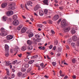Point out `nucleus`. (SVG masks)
Segmentation results:
<instances>
[{
  "mask_svg": "<svg viewBox=\"0 0 79 79\" xmlns=\"http://www.w3.org/2000/svg\"><path fill=\"white\" fill-rule=\"evenodd\" d=\"M71 45L73 47H75V44L74 43H72L71 44Z\"/></svg>",
  "mask_w": 79,
  "mask_h": 79,
  "instance_id": "obj_41",
  "label": "nucleus"
},
{
  "mask_svg": "<svg viewBox=\"0 0 79 79\" xmlns=\"http://www.w3.org/2000/svg\"><path fill=\"white\" fill-rule=\"evenodd\" d=\"M43 2L46 5H48V0H44Z\"/></svg>",
  "mask_w": 79,
  "mask_h": 79,
  "instance_id": "obj_13",
  "label": "nucleus"
},
{
  "mask_svg": "<svg viewBox=\"0 0 79 79\" xmlns=\"http://www.w3.org/2000/svg\"><path fill=\"white\" fill-rule=\"evenodd\" d=\"M27 28L25 27L22 28L21 30V32L22 33H24L26 31Z\"/></svg>",
  "mask_w": 79,
  "mask_h": 79,
  "instance_id": "obj_8",
  "label": "nucleus"
},
{
  "mask_svg": "<svg viewBox=\"0 0 79 79\" xmlns=\"http://www.w3.org/2000/svg\"><path fill=\"white\" fill-rule=\"evenodd\" d=\"M44 13L45 15H47L48 13V10L47 9H45L44 10Z\"/></svg>",
  "mask_w": 79,
  "mask_h": 79,
  "instance_id": "obj_31",
  "label": "nucleus"
},
{
  "mask_svg": "<svg viewBox=\"0 0 79 79\" xmlns=\"http://www.w3.org/2000/svg\"><path fill=\"white\" fill-rule=\"evenodd\" d=\"M77 36L76 35L73 36L72 38V40L73 41H75V42H76V41L77 40Z\"/></svg>",
  "mask_w": 79,
  "mask_h": 79,
  "instance_id": "obj_10",
  "label": "nucleus"
},
{
  "mask_svg": "<svg viewBox=\"0 0 79 79\" xmlns=\"http://www.w3.org/2000/svg\"><path fill=\"white\" fill-rule=\"evenodd\" d=\"M6 38L7 40H11L13 38V36L11 35H8L6 36Z\"/></svg>",
  "mask_w": 79,
  "mask_h": 79,
  "instance_id": "obj_4",
  "label": "nucleus"
},
{
  "mask_svg": "<svg viewBox=\"0 0 79 79\" xmlns=\"http://www.w3.org/2000/svg\"><path fill=\"white\" fill-rule=\"evenodd\" d=\"M6 74L9 76H10V73L9 72V70H8V69H6Z\"/></svg>",
  "mask_w": 79,
  "mask_h": 79,
  "instance_id": "obj_23",
  "label": "nucleus"
},
{
  "mask_svg": "<svg viewBox=\"0 0 79 79\" xmlns=\"http://www.w3.org/2000/svg\"><path fill=\"white\" fill-rule=\"evenodd\" d=\"M15 5L16 4L14 2H12L9 5L10 6H15Z\"/></svg>",
  "mask_w": 79,
  "mask_h": 79,
  "instance_id": "obj_26",
  "label": "nucleus"
},
{
  "mask_svg": "<svg viewBox=\"0 0 79 79\" xmlns=\"http://www.w3.org/2000/svg\"><path fill=\"white\" fill-rule=\"evenodd\" d=\"M18 18V16L16 15H15L13 16V19L15 20H16Z\"/></svg>",
  "mask_w": 79,
  "mask_h": 79,
  "instance_id": "obj_25",
  "label": "nucleus"
},
{
  "mask_svg": "<svg viewBox=\"0 0 79 79\" xmlns=\"http://www.w3.org/2000/svg\"><path fill=\"white\" fill-rule=\"evenodd\" d=\"M25 68H27L29 67V64H26L24 65Z\"/></svg>",
  "mask_w": 79,
  "mask_h": 79,
  "instance_id": "obj_39",
  "label": "nucleus"
},
{
  "mask_svg": "<svg viewBox=\"0 0 79 79\" xmlns=\"http://www.w3.org/2000/svg\"><path fill=\"white\" fill-rule=\"evenodd\" d=\"M53 48V46L52 45H51L49 47L50 49H52Z\"/></svg>",
  "mask_w": 79,
  "mask_h": 79,
  "instance_id": "obj_50",
  "label": "nucleus"
},
{
  "mask_svg": "<svg viewBox=\"0 0 79 79\" xmlns=\"http://www.w3.org/2000/svg\"><path fill=\"white\" fill-rule=\"evenodd\" d=\"M18 56L19 57L21 58V56H22V54H18Z\"/></svg>",
  "mask_w": 79,
  "mask_h": 79,
  "instance_id": "obj_52",
  "label": "nucleus"
},
{
  "mask_svg": "<svg viewBox=\"0 0 79 79\" xmlns=\"http://www.w3.org/2000/svg\"><path fill=\"white\" fill-rule=\"evenodd\" d=\"M33 36H34V34L32 32H31L28 34V36L29 38H31V37H32Z\"/></svg>",
  "mask_w": 79,
  "mask_h": 79,
  "instance_id": "obj_17",
  "label": "nucleus"
},
{
  "mask_svg": "<svg viewBox=\"0 0 79 79\" xmlns=\"http://www.w3.org/2000/svg\"><path fill=\"white\" fill-rule=\"evenodd\" d=\"M15 77V75L14 73H13L11 74V78H14Z\"/></svg>",
  "mask_w": 79,
  "mask_h": 79,
  "instance_id": "obj_35",
  "label": "nucleus"
},
{
  "mask_svg": "<svg viewBox=\"0 0 79 79\" xmlns=\"http://www.w3.org/2000/svg\"><path fill=\"white\" fill-rule=\"evenodd\" d=\"M27 42L28 45H31L32 43V41L30 40H27Z\"/></svg>",
  "mask_w": 79,
  "mask_h": 79,
  "instance_id": "obj_20",
  "label": "nucleus"
},
{
  "mask_svg": "<svg viewBox=\"0 0 79 79\" xmlns=\"http://www.w3.org/2000/svg\"><path fill=\"white\" fill-rule=\"evenodd\" d=\"M6 6H7V3L6 2L3 3L1 5V6L2 8H5Z\"/></svg>",
  "mask_w": 79,
  "mask_h": 79,
  "instance_id": "obj_12",
  "label": "nucleus"
},
{
  "mask_svg": "<svg viewBox=\"0 0 79 79\" xmlns=\"http://www.w3.org/2000/svg\"><path fill=\"white\" fill-rule=\"evenodd\" d=\"M27 46H23L21 48L22 51H25L27 49Z\"/></svg>",
  "mask_w": 79,
  "mask_h": 79,
  "instance_id": "obj_15",
  "label": "nucleus"
},
{
  "mask_svg": "<svg viewBox=\"0 0 79 79\" xmlns=\"http://www.w3.org/2000/svg\"><path fill=\"white\" fill-rule=\"evenodd\" d=\"M34 60H30L28 63H29V64H32L33 63H34Z\"/></svg>",
  "mask_w": 79,
  "mask_h": 79,
  "instance_id": "obj_30",
  "label": "nucleus"
},
{
  "mask_svg": "<svg viewBox=\"0 0 79 79\" xmlns=\"http://www.w3.org/2000/svg\"><path fill=\"white\" fill-rule=\"evenodd\" d=\"M11 7H10V9H11L12 10H15V7L14 6H10Z\"/></svg>",
  "mask_w": 79,
  "mask_h": 79,
  "instance_id": "obj_37",
  "label": "nucleus"
},
{
  "mask_svg": "<svg viewBox=\"0 0 79 79\" xmlns=\"http://www.w3.org/2000/svg\"><path fill=\"white\" fill-rule=\"evenodd\" d=\"M3 20L4 21H6L7 19V17L6 16H4L2 17Z\"/></svg>",
  "mask_w": 79,
  "mask_h": 79,
  "instance_id": "obj_22",
  "label": "nucleus"
},
{
  "mask_svg": "<svg viewBox=\"0 0 79 79\" xmlns=\"http://www.w3.org/2000/svg\"><path fill=\"white\" fill-rule=\"evenodd\" d=\"M48 22L49 24H52V21L50 20H48Z\"/></svg>",
  "mask_w": 79,
  "mask_h": 79,
  "instance_id": "obj_40",
  "label": "nucleus"
},
{
  "mask_svg": "<svg viewBox=\"0 0 79 79\" xmlns=\"http://www.w3.org/2000/svg\"><path fill=\"white\" fill-rule=\"evenodd\" d=\"M38 26L39 27H40L41 28H42V27H43V26H42V24H39L38 25Z\"/></svg>",
  "mask_w": 79,
  "mask_h": 79,
  "instance_id": "obj_49",
  "label": "nucleus"
},
{
  "mask_svg": "<svg viewBox=\"0 0 79 79\" xmlns=\"http://www.w3.org/2000/svg\"><path fill=\"white\" fill-rule=\"evenodd\" d=\"M7 22H9V23L10 22H12V19L11 18H9L7 19Z\"/></svg>",
  "mask_w": 79,
  "mask_h": 79,
  "instance_id": "obj_32",
  "label": "nucleus"
},
{
  "mask_svg": "<svg viewBox=\"0 0 79 79\" xmlns=\"http://www.w3.org/2000/svg\"><path fill=\"white\" fill-rule=\"evenodd\" d=\"M19 21L18 20H15L13 22V24L14 26H18V25H19Z\"/></svg>",
  "mask_w": 79,
  "mask_h": 79,
  "instance_id": "obj_1",
  "label": "nucleus"
},
{
  "mask_svg": "<svg viewBox=\"0 0 79 79\" xmlns=\"http://www.w3.org/2000/svg\"><path fill=\"white\" fill-rule=\"evenodd\" d=\"M77 46H79V38L77 40Z\"/></svg>",
  "mask_w": 79,
  "mask_h": 79,
  "instance_id": "obj_43",
  "label": "nucleus"
},
{
  "mask_svg": "<svg viewBox=\"0 0 79 79\" xmlns=\"http://www.w3.org/2000/svg\"><path fill=\"white\" fill-rule=\"evenodd\" d=\"M59 9L60 10H62L63 9V8L62 7H59Z\"/></svg>",
  "mask_w": 79,
  "mask_h": 79,
  "instance_id": "obj_62",
  "label": "nucleus"
},
{
  "mask_svg": "<svg viewBox=\"0 0 79 79\" xmlns=\"http://www.w3.org/2000/svg\"><path fill=\"white\" fill-rule=\"evenodd\" d=\"M32 2L29 1L27 2V5L29 6V5H30L31 6H32Z\"/></svg>",
  "mask_w": 79,
  "mask_h": 79,
  "instance_id": "obj_21",
  "label": "nucleus"
},
{
  "mask_svg": "<svg viewBox=\"0 0 79 79\" xmlns=\"http://www.w3.org/2000/svg\"><path fill=\"white\" fill-rule=\"evenodd\" d=\"M5 50L6 51H7L6 52L8 53V50H9V46H8V45L6 44H5Z\"/></svg>",
  "mask_w": 79,
  "mask_h": 79,
  "instance_id": "obj_9",
  "label": "nucleus"
},
{
  "mask_svg": "<svg viewBox=\"0 0 79 79\" xmlns=\"http://www.w3.org/2000/svg\"><path fill=\"white\" fill-rule=\"evenodd\" d=\"M52 49L53 50H56V46H54L53 48Z\"/></svg>",
  "mask_w": 79,
  "mask_h": 79,
  "instance_id": "obj_55",
  "label": "nucleus"
},
{
  "mask_svg": "<svg viewBox=\"0 0 79 79\" xmlns=\"http://www.w3.org/2000/svg\"><path fill=\"white\" fill-rule=\"evenodd\" d=\"M54 44L55 45H57V44H58V41L57 40L55 41V42H54Z\"/></svg>",
  "mask_w": 79,
  "mask_h": 79,
  "instance_id": "obj_44",
  "label": "nucleus"
},
{
  "mask_svg": "<svg viewBox=\"0 0 79 79\" xmlns=\"http://www.w3.org/2000/svg\"><path fill=\"white\" fill-rule=\"evenodd\" d=\"M72 62L73 63H74L76 62V59H73L72 60Z\"/></svg>",
  "mask_w": 79,
  "mask_h": 79,
  "instance_id": "obj_46",
  "label": "nucleus"
},
{
  "mask_svg": "<svg viewBox=\"0 0 79 79\" xmlns=\"http://www.w3.org/2000/svg\"><path fill=\"white\" fill-rule=\"evenodd\" d=\"M33 57L34 58H36V57H38V55H35L34 56H33Z\"/></svg>",
  "mask_w": 79,
  "mask_h": 79,
  "instance_id": "obj_59",
  "label": "nucleus"
},
{
  "mask_svg": "<svg viewBox=\"0 0 79 79\" xmlns=\"http://www.w3.org/2000/svg\"><path fill=\"white\" fill-rule=\"evenodd\" d=\"M32 46L31 45L28 46L27 47V49L28 50H32Z\"/></svg>",
  "mask_w": 79,
  "mask_h": 79,
  "instance_id": "obj_16",
  "label": "nucleus"
},
{
  "mask_svg": "<svg viewBox=\"0 0 79 79\" xmlns=\"http://www.w3.org/2000/svg\"><path fill=\"white\" fill-rule=\"evenodd\" d=\"M52 64L54 66H56V62H52Z\"/></svg>",
  "mask_w": 79,
  "mask_h": 79,
  "instance_id": "obj_38",
  "label": "nucleus"
},
{
  "mask_svg": "<svg viewBox=\"0 0 79 79\" xmlns=\"http://www.w3.org/2000/svg\"><path fill=\"white\" fill-rule=\"evenodd\" d=\"M12 64L11 63H9L8 62H6V66H9V65H11Z\"/></svg>",
  "mask_w": 79,
  "mask_h": 79,
  "instance_id": "obj_29",
  "label": "nucleus"
},
{
  "mask_svg": "<svg viewBox=\"0 0 79 79\" xmlns=\"http://www.w3.org/2000/svg\"><path fill=\"white\" fill-rule=\"evenodd\" d=\"M5 55L6 56V57H8V56H9V54L8 53H6L5 54Z\"/></svg>",
  "mask_w": 79,
  "mask_h": 79,
  "instance_id": "obj_51",
  "label": "nucleus"
},
{
  "mask_svg": "<svg viewBox=\"0 0 79 79\" xmlns=\"http://www.w3.org/2000/svg\"><path fill=\"white\" fill-rule=\"evenodd\" d=\"M1 32L6 33V31H5V29L3 28H1Z\"/></svg>",
  "mask_w": 79,
  "mask_h": 79,
  "instance_id": "obj_27",
  "label": "nucleus"
},
{
  "mask_svg": "<svg viewBox=\"0 0 79 79\" xmlns=\"http://www.w3.org/2000/svg\"><path fill=\"white\" fill-rule=\"evenodd\" d=\"M6 34V33L1 32L0 33V35H1V36H5V35Z\"/></svg>",
  "mask_w": 79,
  "mask_h": 79,
  "instance_id": "obj_18",
  "label": "nucleus"
},
{
  "mask_svg": "<svg viewBox=\"0 0 79 79\" xmlns=\"http://www.w3.org/2000/svg\"><path fill=\"white\" fill-rule=\"evenodd\" d=\"M13 11H8L7 12L6 14L7 16H9L13 15Z\"/></svg>",
  "mask_w": 79,
  "mask_h": 79,
  "instance_id": "obj_6",
  "label": "nucleus"
},
{
  "mask_svg": "<svg viewBox=\"0 0 79 79\" xmlns=\"http://www.w3.org/2000/svg\"><path fill=\"white\" fill-rule=\"evenodd\" d=\"M23 26V24H21L19 25V26L17 27V30H18V31H20L21 28H22Z\"/></svg>",
  "mask_w": 79,
  "mask_h": 79,
  "instance_id": "obj_14",
  "label": "nucleus"
},
{
  "mask_svg": "<svg viewBox=\"0 0 79 79\" xmlns=\"http://www.w3.org/2000/svg\"><path fill=\"white\" fill-rule=\"evenodd\" d=\"M43 24H47V22L44 21L43 22Z\"/></svg>",
  "mask_w": 79,
  "mask_h": 79,
  "instance_id": "obj_60",
  "label": "nucleus"
},
{
  "mask_svg": "<svg viewBox=\"0 0 79 79\" xmlns=\"http://www.w3.org/2000/svg\"><path fill=\"white\" fill-rule=\"evenodd\" d=\"M40 66L42 67V68H44V63H42L40 64Z\"/></svg>",
  "mask_w": 79,
  "mask_h": 79,
  "instance_id": "obj_45",
  "label": "nucleus"
},
{
  "mask_svg": "<svg viewBox=\"0 0 79 79\" xmlns=\"http://www.w3.org/2000/svg\"><path fill=\"white\" fill-rule=\"evenodd\" d=\"M26 76V75H25V74H23L22 76V77H25Z\"/></svg>",
  "mask_w": 79,
  "mask_h": 79,
  "instance_id": "obj_53",
  "label": "nucleus"
},
{
  "mask_svg": "<svg viewBox=\"0 0 79 79\" xmlns=\"http://www.w3.org/2000/svg\"><path fill=\"white\" fill-rule=\"evenodd\" d=\"M31 69H28L27 70V73H30V72H31Z\"/></svg>",
  "mask_w": 79,
  "mask_h": 79,
  "instance_id": "obj_48",
  "label": "nucleus"
},
{
  "mask_svg": "<svg viewBox=\"0 0 79 79\" xmlns=\"http://www.w3.org/2000/svg\"><path fill=\"white\" fill-rule=\"evenodd\" d=\"M71 32L72 34H75L76 32L73 29L71 31Z\"/></svg>",
  "mask_w": 79,
  "mask_h": 79,
  "instance_id": "obj_24",
  "label": "nucleus"
},
{
  "mask_svg": "<svg viewBox=\"0 0 79 79\" xmlns=\"http://www.w3.org/2000/svg\"><path fill=\"white\" fill-rule=\"evenodd\" d=\"M31 21H34V19H33V18H31Z\"/></svg>",
  "mask_w": 79,
  "mask_h": 79,
  "instance_id": "obj_64",
  "label": "nucleus"
},
{
  "mask_svg": "<svg viewBox=\"0 0 79 79\" xmlns=\"http://www.w3.org/2000/svg\"><path fill=\"white\" fill-rule=\"evenodd\" d=\"M72 77L73 78V79H76V77L75 75L72 76Z\"/></svg>",
  "mask_w": 79,
  "mask_h": 79,
  "instance_id": "obj_54",
  "label": "nucleus"
},
{
  "mask_svg": "<svg viewBox=\"0 0 79 79\" xmlns=\"http://www.w3.org/2000/svg\"><path fill=\"white\" fill-rule=\"evenodd\" d=\"M61 24L62 27H65V26L67 25V23H66V22L65 20H63V22L61 23Z\"/></svg>",
  "mask_w": 79,
  "mask_h": 79,
  "instance_id": "obj_2",
  "label": "nucleus"
},
{
  "mask_svg": "<svg viewBox=\"0 0 79 79\" xmlns=\"http://www.w3.org/2000/svg\"><path fill=\"white\" fill-rule=\"evenodd\" d=\"M39 15L40 16H43L44 14V11L42 10H40L39 11Z\"/></svg>",
  "mask_w": 79,
  "mask_h": 79,
  "instance_id": "obj_11",
  "label": "nucleus"
},
{
  "mask_svg": "<svg viewBox=\"0 0 79 79\" xmlns=\"http://www.w3.org/2000/svg\"><path fill=\"white\" fill-rule=\"evenodd\" d=\"M59 18H60V16L59 15H56L54 16L53 18L54 21H56V20H58L59 19Z\"/></svg>",
  "mask_w": 79,
  "mask_h": 79,
  "instance_id": "obj_5",
  "label": "nucleus"
},
{
  "mask_svg": "<svg viewBox=\"0 0 79 79\" xmlns=\"http://www.w3.org/2000/svg\"><path fill=\"white\" fill-rule=\"evenodd\" d=\"M68 78V76H65V77H64V79H67Z\"/></svg>",
  "mask_w": 79,
  "mask_h": 79,
  "instance_id": "obj_63",
  "label": "nucleus"
},
{
  "mask_svg": "<svg viewBox=\"0 0 79 79\" xmlns=\"http://www.w3.org/2000/svg\"><path fill=\"white\" fill-rule=\"evenodd\" d=\"M40 40H41V38L38 39L37 38V39H36L35 40V41H36V42H40Z\"/></svg>",
  "mask_w": 79,
  "mask_h": 79,
  "instance_id": "obj_36",
  "label": "nucleus"
},
{
  "mask_svg": "<svg viewBox=\"0 0 79 79\" xmlns=\"http://www.w3.org/2000/svg\"><path fill=\"white\" fill-rule=\"evenodd\" d=\"M35 37L36 39H38V38H40V36L39 35H35Z\"/></svg>",
  "mask_w": 79,
  "mask_h": 79,
  "instance_id": "obj_34",
  "label": "nucleus"
},
{
  "mask_svg": "<svg viewBox=\"0 0 79 79\" xmlns=\"http://www.w3.org/2000/svg\"><path fill=\"white\" fill-rule=\"evenodd\" d=\"M21 70L22 72H25L26 71V69L24 68H22L21 69Z\"/></svg>",
  "mask_w": 79,
  "mask_h": 79,
  "instance_id": "obj_28",
  "label": "nucleus"
},
{
  "mask_svg": "<svg viewBox=\"0 0 79 79\" xmlns=\"http://www.w3.org/2000/svg\"><path fill=\"white\" fill-rule=\"evenodd\" d=\"M22 75V73L19 72L18 73V76L19 77H20Z\"/></svg>",
  "mask_w": 79,
  "mask_h": 79,
  "instance_id": "obj_33",
  "label": "nucleus"
},
{
  "mask_svg": "<svg viewBox=\"0 0 79 79\" xmlns=\"http://www.w3.org/2000/svg\"><path fill=\"white\" fill-rule=\"evenodd\" d=\"M40 5L39 4H37L36 5V6L34 8V10L35 11H37V10H38L39 8H40Z\"/></svg>",
  "mask_w": 79,
  "mask_h": 79,
  "instance_id": "obj_7",
  "label": "nucleus"
},
{
  "mask_svg": "<svg viewBox=\"0 0 79 79\" xmlns=\"http://www.w3.org/2000/svg\"><path fill=\"white\" fill-rule=\"evenodd\" d=\"M17 62V60H15L12 61V63L13 64H15Z\"/></svg>",
  "mask_w": 79,
  "mask_h": 79,
  "instance_id": "obj_42",
  "label": "nucleus"
},
{
  "mask_svg": "<svg viewBox=\"0 0 79 79\" xmlns=\"http://www.w3.org/2000/svg\"><path fill=\"white\" fill-rule=\"evenodd\" d=\"M12 71H13V73H15V70L14 69H12Z\"/></svg>",
  "mask_w": 79,
  "mask_h": 79,
  "instance_id": "obj_61",
  "label": "nucleus"
},
{
  "mask_svg": "<svg viewBox=\"0 0 79 79\" xmlns=\"http://www.w3.org/2000/svg\"><path fill=\"white\" fill-rule=\"evenodd\" d=\"M70 29H71V28L69 27H65L64 29V32H68L70 31Z\"/></svg>",
  "mask_w": 79,
  "mask_h": 79,
  "instance_id": "obj_3",
  "label": "nucleus"
},
{
  "mask_svg": "<svg viewBox=\"0 0 79 79\" xmlns=\"http://www.w3.org/2000/svg\"><path fill=\"white\" fill-rule=\"evenodd\" d=\"M8 77L7 76V75H6L4 78V79H7V77Z\"/></svg>",
  "mask_w": 79,
  "mask_h": 79,
  "instance_id": "obj_56",
  "label": "nucleus"
},
{
  "mask_svg": "<svg viewBox=\"0 0 79 79\" xmlns=\"http://www.w3.org/2000/svg\"><path fill=\"white\" fill-rule=\"evenodd\" d=\"M51 32H52V34H55V32H54V31L52 30Z\"/></svg>",
  "mask_w": 79,
  "mask_h": 79,
  "instance_id": "obj_58",
  "label": "nucleus"
},
{
  "mask_svg": "<svg viewBox=\"0 0 79 79\" xmlns=\"http://www.w3.org/2000/svg\"><path fill=\"white\" fill-rule=\"evenodd\" d=\"M61 19H60L57 21V24H59L60 23V22H61Z\"/></svg>",
  "mask_w": 79,
  "mask_h": 79,
  "instance_id": "obj_47",
  "label": "nucleus"
},
{
  "mask_svg": "<svg viewBox=\"0 0 79 79\" xmlns=\"http://www.w3.org/2000/svg\"><path fill=\"white\" fill-rule=\"evenodd\" d=\"M66 48H67V49H69V46H68V45H66Z\"/></svg>",
  "mask_w": 79,
  "mask_h": 79,
  "instance_id": "obj_57",
  "label": "nucleus"
},
{
  "mask_svg": "<svg viewBox=\"0 0 79 79\" xmlns=\"http://www.w3.org/2000/svg\"><path fill=\"white\" fill-rule=\"evenodd\" d=\"M38 48L40 50H44L45 49V47H42V46H39L38 47Z\"/></svg>",
  "mask_w": 79,
  "mask_h": 79,
  "instance_id": "obj_19",
  "label": "nucleus"
}]
</instances>
